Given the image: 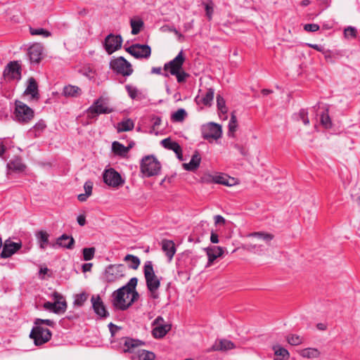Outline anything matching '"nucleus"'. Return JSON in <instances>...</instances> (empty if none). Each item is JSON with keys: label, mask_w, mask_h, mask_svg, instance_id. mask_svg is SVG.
<instances>
[{"label": "nucleus", "mask_w": 360, "mask_h": 360, "mask_svg": "<svg viewBox=\"0 0 360 360\" xmlns=\"http://www.w3.org/2000/svg\"><path fill=\"white\" fill-rule=\"evenodd\" d=\"M187 115V112L183 108L177 110L172 115V120L173 122H183Z\"/></svg>", "instance_id": "40"}, {"label": "nucleus", "mask_w": 360, "mask_h": 360, "mask_svg": "<svg viewBox=\"0 0 360 360\" xmlns=\"http://www.w3.org/2000/svg\"><path fill=\"white\" fill-rule=\"evenodd\" d=\"M93 264L91 263H85L82 265V271L84 272L90 271Z\"/></svg>", "instance_id": "60"}, {"label": "nucleus", "mask_w": 360, "mask_h": 360, "mask_svg": "<svg viewBox=\"0 0 360 360\" xmlns=\"http://www.w3.org/2000/svg\"><path fill=\"white\" fill-rule=\"evenodd\" d=\"M93 309L95 313L101 317H106L108 313L105 309L103 302L99 295H93L91 298Z\"/></svg>", "instance_id": "22"}, {"label": "nucleus", "mask_w": 360, "mask_h": 360, "mask_svg": "<svg viewBox=\"0 0 360 360\" xmlns=\"http://www.w3.org/2000/svg\"><path fill=\"white\" fill-rule=\"evenodd\" d=\"M154 326L152 333L155 338H163L172 328L171 324L167 323L162 316H158L153 321Z\"/></svg>", "instance_id": "13"}, {"label": "nucleus", "mask_w": 360, "mask_h": 360, "mask_svg": "<svg viewBox=\"0 0 360 360\" xmlns=\"http://www.w3.org/2000/svg\"><path fill=\"white\" fill-rule=\"evenodd\" d=\"M203 179L207 182H213L226 186H233L236 184V179L225 174H207Z\"/></svg>", "instance_id": "15"}, {"label": "nucleus", "mask_w": 360, "mask_h": 360, "mask_svg": "<svg viewBox=\"0 0 360 360\" xmlns=\"http://www.w3.org/2000/svg\"><path fill=\"white\" fill-rule=\"evenodd\" d=\"M286 340L291 345H299L302 343L303 338L297 335L291 334L287 336Z\"/></svg>", "instance_id": "42"}, {"label": "nucleus", "mask_w": 360, "mask_h": 360, "mask_svg": "<svg viewBox=\"0 0 360 360\" xmlns=\"http://www.w3.org/2000/svg\"><path fill=\"white\" fill-rule=\"evenodd\" d=\"M131 27V34L134 35L138 34L143 27V21L141 19L134 20L130 21Z\"/></svg>", "instance_id": "36"}, {"label": "nucleus", "mask_w": 360, "mask_h": 360, "mask_svg": "<svg viewBox=\"0 0 360 360\" xmlns=\"http://www.w3.org/2000/svg\"><path fill=\"white\" fill-rule=\"evenodd\" d=\"M88 298V295L85 292L77 294L75 297L74 304L81 307L84 304Z\"/></svg>", "instance_id": "43"}, {"label": "nucleus", "mask_w": 360, "mask_h": 360, "mask_svg": "<svg viewBox=\"0 0 360 360\" xmlns=\"http://www.w3.org/2000/svg\"><path fill=\"white\" fill-rule=\"evenodd\" d=\"M162 249L168 257V259L171 261L176 252L174 243L170 240H163L162 241Z\"/></svg>", "instance_id": "28"}, {"label": "nucleus", "mask_w": 360, "mask_h": 360, "mask_svg": "<svg viewBox=\"0 0 360 360\" xmlns=\"http://www.w3.org/2000/svg\"><path fill=\"white\" fill-rule=\"evenodd\" d=\"M46 127L44 122L40 121L34 125V129L35 131H41L46 128Z\"/></svg>", "instance_id": "57"}, {"label": "nucleus", "mask_w": 360, "mask_h": 360, "mask_svg": "<svg viewBox=\"0 0 360 360\" xmlns=\"http://www.w3.org/2000/svg\"><path fill=\"white\" fill-rule=\"evenodd\" d=\"M160 170V164L153 155H148L142 159L141 171L146 176L157 175Z\"/></svg>", "instance_id": "7"}, {"label": "nucleus", "mask_w": 360, "mask_h": 360, "mask_svg": "<svg viewBox=\"0 0 360 360\" xmlns=\"http://www.w3.org/2000/svg\"><path fill=\"white\" fill-rule=\"evenodd\" d=\"M53 302H46L43 307L49 311L53 312L57 314H61L66 311L68 304L64 297L59 292L55 291L52 294Z\"/></svg>", "instance_id": "6"}, {"label": "nucleus", "mask_w": 360, "mask_h": 360, "mask_svg": "<svg viewBox=\"0 0 360 360\" xmlns=\"http://www.w3.org/2000/svg\"><path fill=\"white\" fill-rule=\"evenodd\" d=\"M30 34L32 35H41L44 37H49L51 36V32L43 28L33 29L30 28Z\"/></svg>", "instance_id": "46"}, {"label": "nucleus", "mask_w": 360, "mask_h": 360, "mask_svg": "<svg viewBox=\"0 0 360 360\" xmlns=\"http://www.w3.org/2000/svg\"><path fill=\"white\" fill-rule=\"evenodd\" d=\"M205 11L207 16L210 20L213 13V3L212 1L205 4Z\"/></svg>", "instance_id": "53"}, {"label": "nucleus", "mask_w": 360, "mask_h": 360, "mask_svg": "<svg viewBox=\"0 0 360 360\" xmlns=\"http://www.w3.org/2000/svg\"><path fill=\"white\" fill-rule=\"evenodd\" d=\"M124 260L125 262H129V267L134 270H136L140 265V259L132 255H126Z\"/></svg>", "instance_id": "39"}, {"label": "nucleus", "mask_w": 360, "mask_h": 360, "mask_svg": "<svg viewBox=\"0 0 360 360\" xmlns=\"http://www.w3.org/2000/svg\"><path fill=\"white\" fill-rule=\"evenodd\" d=\"M22 247L21 243H14L9 240H6L4 245L3 250L1 252V257L6 259L11 257Z\"/></svg>", "instance_id": "19"}, {"label": "nucleus", "mask_w": 360, "mask_h": 360, "mask_svg": "<svg viewBox=\"0 0 360 360\" xmlns=\"http://www.w3.org/2000/svg\"><path fill=\"white\" fill-rule=\"evenodd\" d=\"M126 274V267L124 264L108 265L104 272V280L108 283H113L124 277Z\"/></svg>", "instance_id": "9"}, {"label": "nucleus", "mask_w": 360, "mask_h": 360, "mask_svg": "<svg viewBox=\"0 0 360 360\" xmlns=\"http://www.w3.org/2000/svg\"><path fill=\"white\" fill-rule=\"evenodd\" d=\"M143 273L150 297L153 299H158L159 297L158 290L160 286V279L155 275L151 262H147L145 264Z\"/></svg>", "instance_id": "5"}, {"label": "nucleus", "mask_w": 360, "mask_h": 360, "mask_svg": "<svg viewBox=\"0 0 360 360\" xmlns=\"http://www.w3.org/2000/svg\"><path fill=\"white\" fill-rule=\"evenodd\" d=\"M144 342L132 338H126L124 342V352L132 354V360H154L155 355L153 352L141 349Z\"/></svg>", "instance_id": "2"}, {"label": "nucleus", "mask_w": 360, "mask_h": 360, "mask_svg": "<svg viewBox=\"0 0 360 360\" xmlns=\"http://www.w3.org/2000/svg\"><path fill=\"white\" fill-rule=\"evenodd\" d=\"M357 36V30L354 27L349 26L344 30V37L347 39H355Z\"/></svg>", "instance_id": "41"}, {"label": "nucleus", "mask_w": 360, "mask_h": 360, "mask_svg": "<svg viewBox=\"0 0 360 360\" xmlns=\"http://www.w3.org/2000/svg\"><path fill=\"white\" fill-rule=\"evenodd\" d=\"M77 223L82 226H83L86 224V217L84 214L79 215L77 217Z\"/></svg>", "instance_id": "58"}, {"label": "nucleus", "mask_w": 360, "mask_h": 360, "mask_svg": "<svg viewBox=\"0 0 360 360\" xmlns=\"http://www.w3.org/2000/svg\"><path fill=\"white\" fill-rule=\"evenodd\" d=\"M248 237L250 240L243 244V248L248 252H255L263 246V243L269 245L274 236L269 233L258 231L250 233Z\"/></svg>", "instance_id": "3"}, {"label": "nucleus", "mask_w": 360, "mask_h": 360, "mask_svg": "<svg viewBox=\"0 0 360 360\" xmlns=\"http://www.w3.org/2000/svg\"><path fill=\"white\" fill-rule=\"evenodd\" d=\"M25 95H30L31 99L37 101L39 98L38 85L33 77L28 79V85L25 91Z\"/></svg>", "instance_id": "27"}, {"label": "nucleus", "mask_w": 360, "mask_h": 360, "mask_svg": "<svg viewBox=\"0 0 360 360\" xmlns=\"http://www.w3.org/2000/svg\"><path fill=\"white\" fill-rule=\"evenodd\" d=\"M122 38L120 35H108L105 39V49L108 54H112L122 47Z\"/></svg>", "instance_id": "16"}, {"label": "nucleus", "mask_w": 360, "mask_h": 360, "mask_svg": "<svg viewBox=\"0 0 360 360\" xmlns=\"http://www.w3.org/2000/svg\"><path fill=\"white\" fill-rule=\"evenodd\" d=\"M237 127L236 117L234 114H232L229 124V133L233 134L236 131Z\"/></svg>", "instance_id": "48"}, {"label": "nucleus", "mask_w": 360, "mask_h": 360, "mask_svg": "<svg viewBox=\"0 0 360 360\" xmlns=\"http://www.w3.org/2000/svg\"><path fill=\"white\" fill-rule=\"evenodd\" d=\"M110 67L116 73L124 77L131 75L134 71L131 64L122 56L112 59Z\"/></svg>", "instance_id": "8"}, {"label": "nucleus", "mask_w": 360, "mask_h": 360, "mask_svg": "<svg viewBox=\"0 0 360 360\" xmlns=\"http://www.w3.org/2000/svg\"><path fill=\"white\" fill-rule=\"evenodd\" d=\"M20 70V65L18 61H11L7 65L4 75L12 79H20L21 77Z\"/></svg>", "instance_id": "18"}, {"label": "nucleus", "mask_w": 360, "mask_h": 360, "mask_svg": "<svg viewBox=\"0 0 360 360\" xmlns=\"http://www.w3.org/2000/svg\"><path fill=\"white\" fill-rule=\"evenodd\" d=\"M88 197H89V196L88 195H86V193H82V194L78 195L77 198L79 201L84 202L86 200Z\"/></svg>", "instance_id": "61"}, {"label": "nucleus", "mask_w": 360, "mask_h": 360, "mask_svg": "<svg viewBox=\"0 0 360 360\" xmlns=\"http://www.w3.org/2000/svg\"><path fill=\"white\" fill-rule=\"evenodd\" d=\"M153 74L160 75L162 72V68L160 67H154L151 70Z\"/></svg>", "instance_id": "62"}, {"label": "nucleus", "mask_w": 360, "mask_h": 360, "mask_svg": "<svg viewBox=\"0 0 360 360\" xmlns=\"http://www.w3.org/2000/svg\"><path fill=\"white\" fill-rule=\"evenodd\" d=\"M112 149L114 153L119 155H124L129 151V148L125 147L117 141L112 143Z\"/></svg>", "instance_id": "35"}, {"label": "nucleus", "mask_w": 360, "mask_h": 360, "mask_svg": "<svg viewBox=\"0 0 360 360\" xmlns=\"http://www.w3.org/2000/svg\"><path fill=\"white\" fill-rule=\"evenodd\" d=\"M30 338L34 340L35 345L39 346L47 342L51 338V332L41 326H34L31 330Z\"/></svg>", "instance_id": "11"}, {"label": "nucleus", "mask_w": 360, "mask_h": 360, "mask_svg": "<svg viewBox=\"0 0 360 360\" xmlns=\"http://www.w3.org/2000/svg\"><path fill=\"white\" fill-rule=\"evenodd\" d=\"M49 236V234L46 231L41 230L36 233V238L41 249L44 250L48 245H51Z\"/></svg>", "instance_id": "31"}, {"label": "nucleus", "mask_w": 360, "mask_h": 360, "mask_svg": "<svg viewBox=\"0 0 360 360\" xmlns=\"http://www.w3.org/2000/svg\"><path fill=\"white\" fill-rule=\"evenodd\" d=\"M222 130L219 124L210 122L202 128V136L205 139H212L217 140L221 136Z\"/></svg>", "instance_id": "17"}, {"label": "nucleus", "mask_w": 360, "mask_h": 360, "mask_svg": "<svg viewBox=\"0 0 360 360\" xmlns=\"http://www.w3.org/2000/svg\"><path fill=\"white\" fill-rule=\"evenodd\" d=\"M215 225H225L226 221L221 215H216L214 217Z\"/></svg>", "instance_id": "56"}, {"label": "nucleus", "mask_w": 360, "mask_h": 360, "mask_svg": "<svg viewBox=\"0 0 360 360\" xmlns=\"http://www.w3.org/2000/svg\"><path fill=\"white\" fill-rule=\"evenodd\" d=\"M35 326H40L41 324H46L49 326L53 327L54 326V322L50 319H37L34 321Z\"/></svg>", "instance_id": "50"}, {"label": "nucleus", "mask_w": 360, "mask_h": 360, "mask_svg": "<svg viewBox=\"0 0 360 360\" xmlns=\"http://www.w3.org/2000/svg\"><path fill=\"white\" fill-rule=\"evenodd\" d=\"M217 105L219 110H220L221 112H222L224 114L227 112L228 110L226 106L225 100L220 95L217 96Z\"/></svg>", "instance_id": "44"}, {"label": "nucleus", "mask_w": 360, "mask_h": 360, "mask_svg": "<svg viewBox=\"0 0 360 360\" xmlns=\"http://www.w3.org/2000/svg\"><path fill=\"white\" fill-rule=\"evenodd\" d=\"M137 283V278H131L125 285L113 292L112 302L115 308L124 311L130 307V299L127 288L134 289L136 288Z\"/></svg>", "instance_id": "1"}, {"label": "nucleus", "mask_w": 360, "mask_h": 360, "mask_svg": "<svg viewBox=\"0 0 360 360\" xmlns=\"http://www.w3.org/2000/svg\"><path fill=\"white\" fill-rule=\"evenodd\" d=\"M201 161V158L198 152H195L191 160L188 163H184L183 167L184 169L187 171H195L196 170L200 165Z\"/></svg>", "instance_id": "29"}, {"label": "nucleus", "mask_w": 360, "mask_h": 360, "mask_svg": "<svg viewBox=\"0 0 360 360\" xmlns=\"http://www.w3.org/2000/svg\"><path fill=\"white\" fill-rule=\"evenodd\" d=\"M185 57L181 51L173 60L164 65V70L169 71L172 75L176 76L179 83L184 82L189 77V75L182 69Z\"/></svg>", "instance_id": "4"}, {"label": "nucleus", "mask_w": 360, "mask_h": 360, "mask_svg": "<svg viewBox=\"0 0 360 360\" xmlns=\"http://www.w3.org/2000/svg\"><path fill=\"white\" fill-rule=\"evenodd\" d=\"M134 122L130 119H127L118 124L117 131L121 132L131 131L134 129Z\"/></svg>", "instance_id": "34"}, {"label": "nucleus", "mask_w": 360, "mask_h": 360, "mask_svg": "<svg viewBox=\"0 0 360 360\" xmlns=\"http://www.w3.org/2000/svg\"><path fill=\"white\" fill-rule=\"evenodd\" d=\"M204 250L208 258L207 266H210L216 259L222 257L224 253V248L220 246H210Z\"/></svg>", "instance_id": "20"}, {"label": "nucleus", "mask_w": 360, "mask_h": 360, "mask_svg": "<svg viewBox=\"0 0 360 360\" xmlns=\"http://www.w3.org/2000/svg\"><path fill=\"white\" fill-rule=\"evenodd\" d=\"M161 143L164 148L173 150L179 160H183L182 150L177 142L172 141L170 138H167L163 139Z\"/></svg>", "instance_id": "25"}, {"label": "nucleus", "mask_w": 360, "mask_h": 360, "mask_svg": "<svg viewBox=\"0 0 360 360\" xmlns=\"http://www.w3.org/2000/svg\"><path fill=\"white\" fill-rule=\"evenodd\" d=\"M162 31H164V32L169 31V32H173L172 30L174 29V27H170L169 26H163L162 27Z\"/></svg>", "instance_id": "64"}, {"label": "nucleus", "mask_w": 360, "mask_h": 360, "mask_svg": "<svg viewBox=\"0 0 360 360\" xmlns=\"http://www.w3.org/2000/svg\"><path fill=\"white\" fill-rule=\"evenodd\" d=\"M7 166L8 169L15 172H22L26 167L25 165L22 163V159L19 157L11 160Z\"/></svg>", "instance_id": "30"}, {"label": "nucleus", "mask_w": 360, "mask_h": 360, "mask_svg": "<svg viewBox=\"0 0 360 360\" xmlns=\"http://www.w3.org/2000/svg\"><path fill=\"white\" fill-rule=\"evenodd\" d=\"M15 116L16 120L22 123H27L34 117V111L24 103L15 101Z\"/></svg>", "instance_id": "10"}, {"label": "nucleus", "mask_w": 360, "mask_h": 360, "mask_svg": "<svg viewBox=\"0 0 360 360\" xmlns=\"http://www.w3.org/2000/svg\"><path fill=\"white\" fill-rule=\"evenodd\" d=\"M63 94L68 97H78L82 94V89L77 86L68 85L64 87Z\"/></svg>", "instance_id": "32"}, {"label": "nucleus", "mask_w": 360, "mask_h": 360, "mask_svg": "<svg viewBox=\"0 0 360 360\" xmlns=\"http://www.w3.org/2000/svg\"><path fill=\"white\" fill-rule=\"evenodd\" d=\"M321 123L326 129L331 127V122L328 113L322 114L321 116Z\"/></svg>", "instance_id": "49"}, {"label": "nucleus", "mask_w": 360, "mask_h": 360, "mask_svg": "<svg viewBox=\"0 0 360 360\" xmlns=\"http://www.w3.org/2000/svg\"><path fill=\"white\" fill-rule=\"evenodd\" d=\"M84 188L85 191V193L90 196L92 193L93 183L90 181H86L84 184Z\"/></svg>", "instance_id": "55"}, {"label": "nucleus", "mask_w": 360, "mask_h": 360, "mask_svg": "<svg viewBox=\"0 0 360 360\" xmlns=\"http://www.w3.org/2000/svg\"><path fill=\"white\" fill-rule=\"evenodd\" d=\"M125 88H126L130 98L132 99L136 98V97L137 96V94H138L137 89L131 85H127L125 86Z\"/></svg>", "instance_id": "51"}, {"label": "nucleus", "mask_w": 360, "mask_h": 360, "mask_svg": "<svg viewBox=\"0 0 360 360\" xmlns=\"http://www.w3.org/2000/svg\"><path fill=\"white\" fill-rule=\"evenodd\" d=\"M103 179L105 184L112 188L122 186L124 183L120 173L113 168L105 169L103 173Z\"/></svg>", "instance_id": "12"}, {"label": "nucleus", "mask_w": 360, "mask_h": 360, "mask_svg": "<svg viewBox=\"0 0 360 360\" xmlns=\"http://www.w3.org/2000/svg\"><path fill=\"white\" fill-rule=\"evenodd\" d=\"M317 328L321 330H325L326 329V326L324 323H318L316 326Z\"/></svg>", "instance_id": "63"}, {"label": "nucleus", "mask_w": 360, "mask_h": 360, "mask_svg": "<svg viewBox=\"0 0 360 360\" xmlns=\"http://www.w3.org/2000/svg\"><path fill=\"white\" fill-rule=\"evenodd\" d=\"M210 241L212 243H219L218 235L216 233L213 232V231L211 232Z\"/></svg>", "instance_id": "59"}, {"label": "nucleus", "mask_w": 360, "mask_h": 360, "mask_svg": "<svg viewBox=\"0 0 360 360\" xmlns=\"http://www.w3.org/2000/svg\"><path fill=\"white\" fill-rule=\"evenodd\" d=\"M214 90L210 88L207 90L205 95L201 98V102L206 106H211L214 99Z\"/></svg>", "instance_id": "38"}, {"label": "nucleus", "mask_w": 360, "mask_h": 360, "mask_svg": "<svg viewBox=\"0 0 360 360\" xmlns=\"http://www.w3.org/2000/svg\"><path fill=\"white\" fill-rule=\"evenodd\" d=\"M44 47L42 44L39 43H35L32 44L28 49V55L30 60L32 63H39L41 60L42 52Z\"/></svg>", "instance_id": "23"}, {"label": "nucleus", "mask_w": 360, "mask_h": 360, "mask_svg": "<svg viewBox=\"0 0 360 360\" xmlns=\"http://www.w3.org/2000/svg\"><path fill=\"white\" fill-rule=\"evenodd\" d=\"M300 354L302 357L307 359L318 358L320 356V352L315 348H306L302 349Z\"/></svg>", "instance_id": "33"}, {"label": "nucleus", "mask_w": 360, "mask_h": 360, "mask_svg": "<svg viewBox=\"0 0 360 360\" xmlns=\"http://www.w3.org/2000/svg\"><path fill=\"white\" fill-rule=\"evenodd\" d=\"M127 293L129 294V302H130V306L134 302H136L139 297V292L136 291V288H134V289H131V288H127Z\"/></svg>", "instance_id": "47"}, {"label": "nucleus", "mask_w": 360, "mask_h": 360, "mask_svg": "<svg viewBox=\"0 0 360 360\" xmlns=\"http://www.w3.org/2000/svg\"><path fill=\"white\" fill-rule=\"evenodd\" d=\"M125 50L136 58H148L151 54L150 47L145 44H135Z\"/></svg>", "instance_id": "14"}, {"label": "nucleus", "mask_w": 360, "mask_h": 360, "mask_svg": "<svg viewBox=\"0 0 360 360\" xmlns=\"http://www.w3.org/2000/svg\"><path fill=\"white\" fill-rule=\"evenodd\" d=\"M304 29L307 32H316L319 30V25L317 24H306Z\"/></svg>", "instance_id": "54"}, {"label": "nucleus", "mask_w": 360, "mask_h": 360, "mask_svg": "<svg viewBox=\"0 0 360 360\" xmlns=\"http://www.w3.org/2000/svg\"><path fill=\"white\" fill-rule=\"evenodd\" d=\"M235 348L234 344L228 340H219L216 341L212 347L207 349L208 352L213 351H226Z\"/></svg>", "instance_id": "26"}, {"label": "nucleus", "mask_w": 360, "mask_h": 360, "mask_svg": "<svg viewBox=\"0 0 360 360\" xmlns=\"http://www.w3.org/2000/svg\"><path fill=\"white\" fill-rule=\"evenodd\" d=\"M95 248H86L83 249V257L85 261H89L94 257Z\"/></svg>", "instance_id": "45"}, {"label": "nucleus", "mask_w": 360, "mask_h": 360, "mask_svg": "<svg viewBox=\"0 0 360 360\" xmlns=\"http://www.w3.org/2000/svg\"><path fill=\"white\" fill-rule=\"evenodd\" d=\"M274 350V354L276 356L280 357V360H285L288 359L290 356V354L287 349L283 347H281L278 345L274 346L273 347Z\"/></svg>", "instance_id": "37"}, {"label": "nucleus", "mask_w": 360, "mask_h": 360, "mask_svg": "<svg viewBox=\"0 0 360 360\" xmlns=\"http://www.w3.org/2000/svg\"><path fill=\"white\" fill-rule=\"evenodd\" d=\"M299 117H300V119L301 120H302L303 123L305 125H308L309 124V120L307 117V112L305 110L302 109L300 111Z\"/></svg>", "instance_id": "52"}, {"label": "nucleus", "mask_w": 360, "mask_h": 360, "mask_svg": "<svg viewBox=\"0 0 360 360\" xmlns=\"http://www.w3.org/2000/svg\"><path fill=\"white\" fill-rule=\"evenodd\" d=\"M110 112L111 110L104 105L103 99L101 98L98 99L88 110V113L91 117L98 114L110 113Z\"/></svg>", "instance_id": "24"}, {"label": "nucleus", "mask_w": 360, "mask_h": 360, "mask_svg": "<svg viewBox=\"0 0 360 360\" xmlns=\"http://www.w3.org/2000/svg\"><path fill=\"white\" fill-rule=\"evenodd\" d=\"M75 239L72 236H69L66 234H63L58 237L55 243L51 244L53 248H57V247H61L66 249L71 250L74 248Z\"/></svg>", "instance_id": "21"}]
</instances>
